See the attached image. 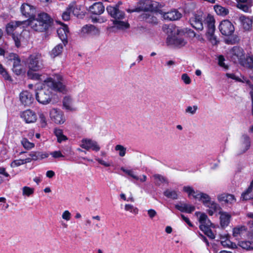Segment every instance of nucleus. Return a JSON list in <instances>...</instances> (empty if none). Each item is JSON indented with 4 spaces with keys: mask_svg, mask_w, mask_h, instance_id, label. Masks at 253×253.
Wrapping results in <instances>:
<instances>
[{
    "mask_svg": "<svg viewBox=\"0 0 253 253\" xmlns=\"http://www.w3.org/2000/svg\"><path fill=\"white\" fill-rule=\"evenodd\" d=\"M29 25L36 32L48 33L54 29V20L50 15L42 12L30 20Z\"/></svg>",
    "mask_w": 253,
    "mask_h": 253,
    "instance_id": "obj_1",
    "label": "nucleus"
},
{
    "mask_svg": "<svg viewBox=\"0 0 253 253\" xmlns=\"http://www.w3.org/2000/svg\"><path fill=\"white\" fill-rule=\"evenodd\" d=\"M93 141L89 139H84L82 140L81 147L86 150H89L91 148Z\"/></svg>",
    "mask_w": 253,
    "mask_h": 253,
    "instance_id": "obj_44",
    "label": "nucleus"
},
{
    "mask_svg": "<svg viewBox=\"0 0 253 253\" xmlns=\"http://www.w3.org/2000/svg\"><path fill=\"white\" fill-rule=\"evenodd\" d=\"M175 208L182 212L191 213L195 210V206L187 204H183L181 205L176 204Z\"/></svg>",
    "mask_w": 253,
    "mask_h": 253,
    "instance_id": "obj_29",
    "label": "nucleus"
},
{
    "mask_svg": "<svg viewBox=\"0 0 253 253\" xmlns=\"http://www.w3.org/2000/svg\"><path fill=\"white\" fill-rule=\"evenodd\" d=\"M90 149H92V150L95 151L96 152H98L100 150V147L98 145L96 141H93Z\"/></svg>",
    "mask_w": 253,
    "mask_h": 253,
    "instance_id": "obj_61",
    "label": "nucleus"
},
{
    "mask_svg": "<svg viewBox=\"0 0 253 253\" xmlns=\"http://www.w3.org/2000/svg\"><path fill=\"white\" fill-rule=\"evenodd\" d=\"M8 60L13 62L12 71L17 76H19L24 73L21 65V59L16 53H10L8 57Z\"/></svg>",
    "mask_w": 253,
    "mask_h": 253,
    "instance_id": "obj_7",
    "label": "nucleus"
},
{
    "mask_svg": "<svg viewBox=\"0 0 253 253\" xmlns=\"http://www.w3.org/2000/svg\"><path fill=\"white\" fill-rule=\"evenodd\" d=\"M161 5L159 2L151 0H140L138 1L135 7L128 9L127 11L129 13L139 12L143 13L150 11H159Z\"/></svg>",
    "mask_w": 253,
    "mask_h": 253,
    "instance_id": "obj_3",
    "label": "nucleus"
},
{
    "mask_svg": "<svg viewBox=\"0 0 253 253\" xmlns=\"http://www.w3.org/2000/svg\"><path fill=\"white\" fill-rule=\"evenodd\" d=\"M20 11L23 15L26 18H28V24L30 23V20L36 17V8L35 7L27 3H23L20 7Z\"/></svg>",
    "mask_w": 253,
    "mask_h": 253,
    "instance_id": "obj_12",
    "label": "nucleus"
},
{
    "mask_svg": "<svg viewBox=\"0 0 253 253\" xmlns=\"http://www.w3.org/2000/svg\"><path fill=\"white\" fill-rule=\"evenodd\" d=\"M221 34L225 36H230L233 35L235 31V28L233 24L229 20H223L221 21L218 26Z\"/></svg>",
    "mask_w": 253,
    "mask_h": 253,
    "instance_id": "obj_11",
    "label": "nucleus"
},
{
    "mask_svg": "<svg viewBox=\"0 0 253 253\" xmlns=\"http://www.w3.org/2000/svg\"><path fill=\"white\" fill-rule=\"evenodd\" d=\"M239 64L249 69H253V57L245 56Z\"/></svg>",
    "mask_w": 253,
    "mask_h": 253,
    "instance_id": "obj_33",
    "label": "nucleus"
},
{
    "mask_svg": "<svg viewBox=\"0 0 253 253\" xmlns=\"http://www.w3.org/2000/svg\"><path fill=\"white\" fill-rule=\"evenodd\" d=\"M39 121L42 127H45L46 126V119L45 115L42 113L39 114Z\"/></svg>",
    "mask_w": 253,
    "mask_h": 253,
    "instance_id": "obj_49",
    "label": "nucleus"
},
{
    "mask_svg": "<svg viewBox=\"0 0 253 253\" xmlns=\"http://www.w3.org/2000/svg\"><path fill=\"white\" fill-rule=\"evenodd\" d=\"M51 119L57 124H63L65 121L63 112L56 109H53L50 112Z\"/></svg>",
    "mask_w": 253,
    "mask_h": 253,
    "instance_id": "obj_19",
    "label": "nucleus"
},
{
    "mask_svg": "<svg viewBox=\"0 0 253 253\" xmlns=\"http://www.w3.org/2000/svg\"><path fill=\"white\" fill-rule=\"evenodd\" d=\"M113 24L119 29H125L129 27V24L128 23L118 20V19L114 20L113 21Z\"/></svg>",
    "mask_w": 253,
    "mask_h": 253,
    "instance_id": "obj_45",
    "label": "nucleus"
},
{
    "mask_svg": "<svg viewBox=\"0 0 253 253\" xmlns=\"http://www.w3.org/2000/svg\"><path fill=\"white\" fill-rule=\"evenodd\" d=\"M106 10L112 18L115 20H121L125 17V13L119 10V6L116 5L115 6L109 5L107 6Z\"/></svg>",
    "mask_w": 253,
    "mask_h": 253,
    "instance_id": "obj_17",
    "label": "nucleus"
},
{
    "mask_svg": "<svg viewBox=\"0 0 253 253\" xmlns=\"http://www.w3.org/2000/svg\"><path fill=\"white\" fill-rule=\"evenodd\" d=\"M21 103L24 106H30L34 101L32 94L27 90L22 91L19 94Z\"/></svg>",
    "mask_w": 253,
    "mask_h": 253,
    "instance_id": "obj_20",
    "label": "nucleus"
},
{
    "mask_svg": "<svg viewBox=\"0 0 253 253\" xmlns=\"http://www.w3.org/2000/svg\"><path fill=\"white\" fill-rule=\"evenodd\" d=\"M181 79L183 82L186 84H190L191 82V80L187 74H183L182 75Z\"/></svg>",
    "mask_w": 253,
    "mask_h": 253,
    "instance_id": "obj_54",
    "label": "nucleus"
},
{
    "mask_svg": "<svg viewBox=\"0 0 253 253\" xmlns=\"http://www.w3.org/2000/svg\"><path fill=\"white\" fill-rule=\"evenodd\" d=\"M45 82L53 90L62 93H66V87L63 83V78L61 75L54 74L52 77L47 78Z\"/></svg>",
    "mask_w": 253,
    "mask_h": 253,
    "instance_id": "obj_5",
    "label": "nucleus"
},
{
    "mask_svg": "<svg viewBox=\"0 0 253 253\" xmlns=\"http://www.w3.org/2000/svg\"><path fill=\"white\" fill-rule=\"evenodd\" d=\"M187 42L184 39L176 36L168 37L167 39L168 45H172L177 47L184 46Z\"/></svg>",
    "mask_w": 253,
    "mask_h": 253,
    "instance_id": "obj_22",
    "label": "nucleus"
},
{
    "mask_svg": "<svg viewBox=\"0 0 253 253\" xmlns=\"http://www.w3.org/2000/svg\"><path fill=\"white\" fill-rule=\"evenodd\" d=\"M26 21H11L7 23L6 25V32L8 35L12 36L13 34H15L19 29H23L20 26L24 24Z\"/></svg>",
    "mask_w": 253,
    "mask_h": 253,
    "instance_id": "obj_16",
    "label": "nucleus"
},
{
    "mask_svg": "<svg viewBox=\"0 0 253 253\" xmlns=\"http://www.w3.org/2000/svg\"><path fill=\"white\" fill-rule=\"evenodd\" d=\"M206 207H207L214 211H216L218 208V205L214 202L211 201V200L209 204H208V205H206Z\"/></svg>",
    "mask_w": 253,
    "mask_h": 253,
    "instance_id": "obj_53",
    "label": "nucleus"
},
{
    "mask_svg": "<svg viewBox=\"0 0 253 253\" xmlns=\"http://www.w3.org/2000/svg\"><path fill=\"white\" fill-rule=\"evenodd\" d=\"M125 209L126 211H129L131 212H132L134 214H137L138 211V210L136 208H134V207L130 204H126L125 207Z\"/></svg>",
    "mask_w": 253,
    "mask_h": 253,
    "instance_id": "obj_51",
    "label": "nucleus"
},
{
    "mask_svg": "<svg viewBox=\"0 0 253 253\" xmlns=\"http://www.w3.org/2000/svg\"><path fill=\"white\" fill-rule=\"evenodd\" d=\"M153 177L155 180V185L157 186H160L162 183H168L167 178L161 174H156L153 175Z\"/></svg>",
    "mask_w": 253,
    "mask_h": 253,
    "instance_id": "obj_43",
    "label": "nucleus"
},
{
    "mask_svg": "<svg viewBox=\"0 0 253 253\" xmlns=\"http://www.w3.org/2000/svg\"><path fill=\"white\" fill-rule=\"evenodd\" d=\"M191 26L197 30L202 31L203 28V13H195L189 19Z\"/></svg>",
    "mask_w": 253,
    "mask_h": 253,
    "instance_id": "obj_15",
    "label": "nucleus"
},
{
    "mask_svg": "<svg viewBox=\"0 0 253 253\" xmlns=\"http://www.w3.org/2000/svg\"><path fill=\"white\" fill-rule=\"evenodd\" d=\"M51 155L54 158H59L60 157H64V156L62 155L60 151H55L50 153Z\"/></svg>",
    "mask_w": 253,
    "mask_h": 253,
    "instance_id": "obj_56",
    "label": "nucleus"
},
{
    "mask_svg": "<svg viewBox=\"0 0 253 253\" xmlns=\"http://www.w3.org/2000/svg\"><path fill=\"white\" fill-rule=\"evenodd\" d=\"M213 8L216 13L220 16H225L228 15L229 12L228 8L219 4L214 5Z\"/></svg>",
    "mask_w": 253,
    "mask_h": 253,
    "instance_id": "obj_35",
    "label": "nucleus"
},
{
    "mask_svg": "<svg viewBox=\"0 0 253 253\" xmlns=\"http://www.w3.org/2000/svg\"><path fill=\"white\" fill-rule=\"evenodd\" d=\"M215 22L213 16L208 14L206 19V23L208 28L207 34L212 35L214 34L215 30Z\"/></svg>",
    "mask_w": 253,
    "mask_h": 253,
    "instance_id": "obj_25",
    "label": "nucleus"
},
{
    "mask_svg": "<svg viewBox=\"0 0 253 253\" xmlns=\"http://www.w3.org/2000/svg\"><path fill=\"white\" fill-rule=\"evenodd\" d=\"M220 224L222 228L227 227L230 221L231 216L226 212H220Z\"/></svg>",
    "mask_w": 253,
    "mask_h": 253,
    "instance_id": "obj_32",
    "label": "nucleus"
},
{
    "mask_svg": "<svg viewBox=\"0 0 253 253\" xmlns=\"http://www.w3.org/2000/svg\"><path fill=\"white\" fill-rule=\"evenodd\" d=\"M195 215L199 217V222L200 223L199 228L204 232L205 235L207 236L210 239L213 240L215 238V235L211 230V228H215V225L208 218V215L204 212L196 211Z\"/></svg>",
    "mask_w": 253,
    "mask_h": 253,
    "instance_id": "obj_2",
    "label": "nucleus"
},
{
    "mask_svg": "<svg viewBox=\"0 0 253 253\" xmlns=\"http://www.w3.org/2000/svg\"><path fill=\"white\" fill-rule=\"evenodd\" d=\"M72 99L70 96H65L63 99V105L67 110L73 111L75 109L72 106Z\"/></svg>",
    "mask_w": 253,
    "mask_h": 253,
    "instance_id": "obj_38",
    "label": "nucleus"
},
{
    "mask_svg": "<svg viewBox=\"0 0 253 253\" xmlns=\"http://www.w3.org/2000/svg\"><path fill=\"white\" fill-rule=\"evenodd\" d=\"M159 11H150L143 13L138 16V18L142 21L153 25H156L158 23V19L157 17V13Z\"/></svg>",
    "mask_w": 253,
    "mask_h": 253,
    "instance_id": "obj_13",
    "label": "nucleus"
},
{
    "mask_svg": "<svg viewBox=\"0 0 253 253\" xmlns=\"http://www.w3.org/2000/svg\"><path fill=\"white\" fill-rule=\"evenodd\" d=\"M23 29H19L15 34L11 36L14 42L15 45L16 47L19 48L21 45V42H24L25 38L23 35Z\"/></svg>",
    "mask_w": 253,
    "mask_h": 253,
    "instance_id": "obj_23",
    "label": "nucleus"
},
{
    "mask_svg": "<svg viewBox=\"0 0 253 253\" xmlns=\"http://www.w3.org/2000/svg\"><path fill=\"white\" fill-rule=\"evenodd\" d=\"M21 143L23 146L27 150L31 149L35 146L34 143L30 142L27 138L23 139Z\"/></svg>",
    "mask_w": 253,
    "mask_h": 253,
    "instance_id": "obj_46",
    "label": "nucleus"
},
{
    "mask_svg": "<svg viewBox=\"0 0 253 253\" xmlns=\"http://www.w3.org/2000/svg\"><path fill=\"white\" fill-rule=\"evenodd\" d=\"M164 195L169 199L176 200L178 198L177 192L174 190L167 189L163 193Z\"/></svg>",
    "mask_w": 253,
    "mask_h": 253,
    "instance_id": "obj_36",
    "label": "nucleus"
},
{
    "mask_svg": "<svg viewBox=\"0 0 253 253\" xmlns=\"http://www.w3.org/2000/svg\"><path fill=\"white\" fill-rule=\"evenodd\" d=\"M23 165L22 159L15 160L13 161L10 164L11 168H15Z\"/></svg>",
    "mask_w": 253,
    "mask_h": 253,
    "instance_id": "obj_52",
    "label": "nucleus"
},
{
    "mask_svg": "<svg viewBox=\"0 0 253 253\" xmlns=\"http://www.w3.org/2000/svg\"><path fill=\"white\" fill-rule=\"evenodd\" d=\"M62 218L66 220H69L71 218V213L68 211H65L62 214Z\"/></svg>",
    "mask_w": 253,
    "mask_h": 253,
    "instance_id": "obj_59",
    "label": "nucleus"
},
{
    "mask_svg": "<svg viewBox=\"0 0 253 253\" xmlns=\"http://www.w3.org/2000/svg\"><path fill=\"white\" fill-rule=\"evenodd\" d=\"M183 191L188 194L189 198L192 196L195 199H198L200 201H201L205 206L208 205L211 201V197L209 195L203 192L198 193L197 192L194 191L191 186H184L183 187Z\"/></svg>",
    "mask_w": 253,
    "mask_h": 253,
    "instance_id": "obj_6",
    "label": "nucleus"
},
{
    "mask_svg": "<svg viewBox=\"0 0 253 253\" xmlns=\"http://www.w3.org/2000/svg\"><path fill=\"white\" fill-rule=\"evenodd\" d=\"M218 200L219 202H223L228 204H232L235 203L236 201L234 195L227 193H223L218 195Z\"/></svg>",
    "mask_w": 253,
    "mask_h": 253,
    "instance_id": "obj_26",
    "label": "nucleus"
},
{
    "mask_svg": "<svg viewBox=\"0 0 253 253\" xmlns=\"http://www.w3.org/2000/svg\"><path fill=\"white\" fill-rule=\"evenodd\" d=\"M233 236L239 241L241 240L249 239V236H253V234L248 230L245 226H239L233 229Z\"/></svg>",
    "mask_w": 253,
    "mask_h": 253,
    "instance_id": "obj_8",
    "label": "nucleus"
},
{
    "mask_svg": "<svg viewBox=\"0 0 253 253\" xmlns=\"http://www.w3.org/2000/svg\"><path fill=\"white\" fill-rule=\"evenodd\" d=\"M225 58L223 55H220L218 57V65L224 68L225 69H228L229 67L228 65H226L224 63Z\"/></svg>",
    "mask_w": 253,
    "mask_h": 253,
    "instance_id": "obj_47",
    "label": "nucleus"
},
{
    "mask_svg": "<svg viewBox=\"0 0 253 253\" xmlns=\"http://www.w3.org/2000/svg\"><path fill=\"white\" fill-rule=\"evenodd\" d=\"M52 92L48 88H41L36 92V98L41 104H46L51 101Z\"/></svg>",
    "mask_w": 253,
    "mask_h": 253,
    "instance_id": "obj_9",
    "label": "nucleus"
},
{
    "mask_svg": "<svg viewBox=\"0 0 253 253\" xmlns=\"http://www.w3.org/2000/svg\"><path fill=\"white\" fill-rule=\"evenodd\" d=\"M41 70H31L28 69L27 72V76L29 79L35 81H41L42 75L39 73H36L37 72L41 71Z\"/></svg>",
    "mask_w": 253,
    "mask_h": 253,
    "instance_id": "obj_34",
    "label": "nucleus"
},
{
    "mask_svg": "<svg viewBox=\"0 0 253 253\" xmlns=\"http://www.w3.org/2000/svg\"><path fill=\"white\" fill-rule=\"evenodd\" d=\"M238 245L244 249L249 250L253 249V244L250 241L241 240L238 242Z\"/></svg>",
    "mask_w": 253,
    "mask_h": 253,
    "instance_id": "obj_39",
    "label": "nucleus"
},
{
    "mask_svg": "<svg viewBox=\"0 0 253 253\" xmlns=\"http://www.w3.org/2000/svg\"><path fill=\"white\" fill-rule=\"evenodd\" d=\"M0 75L2 76V77L4 78V79L6 81L9 82H12L13 80L7 72V71L5 69V68L3 66V65L0 63Z\"/></svg>",
    "mask_w": 253,
    "mask_h": 253,
    "instance_id": "obj_40",
    "label": "nucleus"
},
{
    "mask_svg": "<svg viewBox=\"0 0 253 253\" xmlns=\"http://www.w3.org/2000/svg\"><path fill=\"white\" fill-rule=\"evenodd\" d=\"M49 154L46 152L41 151H32L29 154V156L33 158L34 161L42 160L43 159L48 157Z\"/></svg>",
    "mask_w": 253,
    "mask_h": 253,
    "instance_id": "obj_31",
    "label": "nucleus"
},
{
    "mask_svg": "<svg viewBox=\"0 0 253 253\" xmlns=\"http://www.w3.org/2000/svg\"><path fill=\"white\" fill-rule=\"evenodd\" d=\"M62 17L64 21L69 20L70 18V11L64 12L62 15Z\"/></svg>",
    "mask_w": 253,
    "mask_h": 253,
    "instance_id": "obj_63",
    "label": "nucleus"
},
{
    "mask_svg": "<svg viewBox=\"0 0 253 253\" xmlns=\"http://www.w3.org/2000/svg\"><path fill=\"white\" fill-rule=\"evenodd\" d=\"M198 107L197 106H193V107L191 106H188L186 109V112L187 113H190L192 114H194L195 113Z\"/></svg>",
    "mask_w": 253,
    "mask_h": 253,
    "instance_id": "obj_58",
    "label": "nucleus"
},
{
    "mask_svg": "<svg viewBox=\"0 0 253 253\" xmlns=\"http://www.w3.org/2000/svg\"><path fill=\"white\" fill-rule=\"evenodd\" d=\"M245 55L244 49L238 46H233L229 51L230 60L236 64H240Z\"/></svg>",
    "mask_w": 253,
    "mask_h": 253,
    "instance_id": "obj_10",
    "label": "nucleus"
},
{
    "mask_svg": "<svg viewBox=\"0 0 253 253\" xmlns=\"http://www.w3.org/2000/svg\"><path fill=\"white\" fill-rule=\"evenodd\" d=\"M238 7L243 11L247 12L249 10V7L246 4H238Z\"/></svg>",
    "mask_w": 253,
    "mask_h": 253,
    "instance_id": "obj_62",
    "label": "nucleus"
},
{
    "mask_svg": "<svg viewBox=\"0 0 253 253\" xmlns=\"http://www.w3.org/2000/svg\"><path fill=\"white\" fill-rule=\"evenodd\" d=\"M253 190V179L251 182L248 188L242 193L241 199L243 201H247L253 199V194L252 192Z\"/></svg>",
    "mask_w": 253,
    "mask_h": 253,
    "instance_id": "obj_30",
    "label": "nucleus"
},
{
    "mask_svg": "<svg viewBox=\"0 0 253 253\" xmlns=\"http://www.w3.org/2000/svg\"><path fill=\"white\" fill-rule=\"evenodd\" d=\"M182 17V14L180 13L177 10L174 9L170 11L165 13L164 14V18L165 19H167L170 21H175L179 20Z\"/></svg>",
    "mask_w": 253,
    "mask_h": 253,
    "instance_id": "obj_27",
    "label": "nucleus"
},
{
    "mask_svg": "<svg viewBox=\"0 0 253 253\" xmlns=\"http://www.w3.org/2000/svg\"><path fill=\"white\" fill-rule=\"evenodd\" d=\"M242 138L243 139V140L242 142V146H243V147H244V150L243 152H245L250 147V146H251L250 138L247 134L243 135Z\"/></svg>",
    "mask_w": 253,
    "mask_h": 253,
    "instance_id": "obj_42",
    "label": "nucleus"
},
{
    "mask_svg": "<svg viewBox=\"0 0 253 253\" xmlns=\"http://www.w3.org/2000/svg\"><path fill=\"white\" fill-rule=\"evenodd\" d=\"M55 135L57 137V142L61 143L68 139L66 136L63 134V130L59 128H55L54 130Z\"/></svg>",
    "mask_w": 253,
    "mask_h": 253,
    "instance_id": "obj_37",
    "label": "nucleus"
},
{
    "mask_svg": "<svg viewBox=\"0 0 253 253\" xmlns=\"http://www.w3.org/2000/svg\"><path fill=\"white\" fill-rule=\"evenodd\" d=\"M226 76L230 79L234 80L239 82H243L242 80L238 76H236L234 74H226Z\"/></svg>",
    "mask_w": 253,
    "mask_h": 253,
    "instance_id": "obj_57",
    "label": "nucleus"
},
{
    "mask_svg": "<svg viewBox=\"0 0 253 253\" xmlns=\"http://www.w3.org/2000/svg\"><path fill=\"white\" fill-rule=\"evenodd\" d=\"M82 31L84 33H86L88 34H92V33H97L98 34L99 31L97 28H96L94 26L90 25L84 26Z\"/></svg>",
    "mask_w": 253,
    "mask_h": 253,
    "instance_id": "obj_41",
    "label": "nucleus"
},
{
    "mask_svg": "<svg viewBox=\"0 0 253 253\" xmlns=\"http://www.w3.org/2000/svg\"><path fill=\"white\" fill-rule=\"evenodd\" d=\"M65 46V45H64L63 42L56 45L51 51L49 52V55L50 57L53 59L61 55L63 52V47Z\"/></svg>",
    "mask_w": 253,
    "mask_h": 253,
    "instance_id": "obj_28",
    "label": "nucleus"
},
{
    "mask_svg": "<svg viewBox=\"0 0 253 253\" xmlns=\"http://www.w3.org/2000/svg\"><path fill=\"white\" fill-rule=\"evenodd\" d=\"M239 21L245 30L250 31L252 29V24L253 23V17L252 18H250L244 15H241L239 17Z\"/></svg>",
    "mask_w": 253,
    "mask_h": 253,
    "instance_id": "obj_24",
    "label": "nucleus"
},
{
    "mask_svg": "<svg viewBox=\"0 0 253 253\" xmlns=\"http://www.w3.org/2000/svg\"><path fill=\"white\" fill-rule=\"evenodd\" d=\"M20 117L27 124L35 123L37 120L36 113L31 109H27L21 112Z\"/></svg>",
    "mask_w": 253,
    "mask_h": 253,
    "instance_id": "obj_18",
    "label": "nucleus"
},
{
    "mask_svg": "<svg viewBox=\"0 0 253 253\" xmlns=\"http://www.w3.org/2000/svg\"><path fill=\"white\" fill-rule=\"evenodd\" d=\"M95 160L98 162L99 164H100L101 165H103L106 167H108L110 166V164L107 162H106L104 160L100 159L98 158H95Z\"/></svg>",
    "mask_w": 253,
    "mask_h": 253,
    "instance_id": "obj_64",
    "label": "nucleus"
},
{
    "mask_svg": "<svg viewBox=\"0 0 253 253\" xmlns=\"http://www.w3.org/2000/svg\"><path fill=\"white\" fill-rule=\"evenodd\" d=\"M25 64L28 69L31 70H42L44 68L43 60L39 53L30 54L26 59Z\"/></svg>",
    "mask_w": 253,
    "mask_h": 253,
    "instance_id": "obj_4",
    "label": "nucleus"
},
{
    "mask_svg": "<svg viewBox=\"0 0 253 253\" xmlns=\"http://www.w3.org/2000/svg\"><path fill=\"white\" fill-rule=\"evenodd\" d=\"M87 10L91 14L100 15L104 12L105 7L102 2H96L90 5Z\"/></svg>",
    "mask_w": 253,
    "mask_h": 253,
    "instance_id": "obj_21",
    "label": "nucleus"
},
{
    "mask_svg": "<svg viewBox=\"0 0 253 253\" xmlns=\"http://www.w3.org/2000/svg\"><path fill=\"white\" fill-rule=\"evenodd\" d=\"M115 150L119 151V155L124 157L126 153V148L121 145H117L115 146Z\"/></svg>",
    "mask_w": 253,
    "mask_h": 253,
    "instance_id": "obj_50",
    "label": "nucleus"
},
{
    "mask_svg": "<svg viewBox=\"0 0 253 253\" xmlns=\"http://www.w3.org/2000/svg\"><path fill=\"white\" fill-rule=\"evenodd\" d=\"M181 217L182 219L190 226L193 227H194V225L192 223V222L190 221V219L187 217H186L184 214H181Z\"/></svg>",
    "mask_w": 253,
    "mask_h": 253,
    "instance_id": "obj_60",
    "label": "nucleus"
},
{
    "mask_svg": "<svg viewBox=\"0 0 253 253\" xmlns=\"http://www.w3.org/2000/svg\"><path fill=\"white\" fill-rule=\"evenodd\" d=\"M56 22L62 26L57 29V33L60 39L62 41L64 45H66L68 43V37L70 33L69 28L67 25L61 21H56Z\"/></svg>",
    "mask_w": 253,
    "mask_h": 253,
    "instance_id": "obj_14",
    "label": "nucleus"
},
{
    "mask_svg": "<svg viewBox=\"0 0 253 253\" xmlns=\"http://www.w3.org/2000/svg\"><path fill=\"white\" fill-rule=\"evenodd\" d=\"M34 192V189L28 186H24L23 188V195L30 196Z\"/></svg>",
    "mask_w": 253,
    "mask_h": 253,
    "instance_id": "obj_48",
    "label": "nucleus"
},
{
    "mask_svg": "<svg viewBox=\"0 0 253 253\" xmlns=\"http://www.w3.org/2000/svg\"><path fill=\"white\" fill-rule=\"evenodd\" d=\"M209 36V39L210 42L213 45H216L218 42V41L217 40L216 37L214 35V34L212 35L211 34H207Z\"/></svg>",
    "mask_w": 253,
    "mask_h": 253,
    "instance_id": "obj_55",
    "label": "nucleus"
}]
</instances>
